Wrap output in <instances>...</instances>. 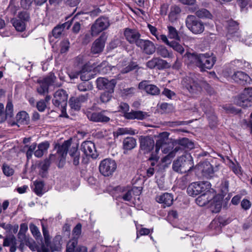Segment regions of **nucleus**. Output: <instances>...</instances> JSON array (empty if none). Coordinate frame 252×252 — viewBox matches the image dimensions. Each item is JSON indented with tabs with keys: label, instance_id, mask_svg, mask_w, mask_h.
Segmentation results:
<instances>
[{
	"label": "nucleus",
	"instance_id": "1",
	"mask_svg": "<svg viewBox=\"0 0 252 252\" xmlns=\"http://www.w3.org/2000/svg\"><path fill=\"white\" fill-rule=\"evenodd\" d=\"M189 58L194 63L201 71H205L207 69H211L215 64L217 59L213 54H191Z\"/></svg>",
	"mask_w": 252,
	"mask_h": 252
},
{
	"label": "nucleus",
	"instance_id": "2",
	"mask_svg": "<svg viewBox=\"0 0 252 252\" xmlns=\"http://www.w3.org/2000/svg\"><path fill=\"white\" fill-rule=\"evenodd\" d=\"M193 165L191 156L189 154H186L173 162L172 168L175 172L185 173L189 171Z\"/></svg>",
	"mask_w": 252,
	"mask_h": 252
},
{
	"label": "nucleus",
	"instance_id": "3",
	"mask_svg": "<svg viewBox=\"0 0 252 252\" xmlns=\"http://www.w3.org/2000/svg\"><path fill=\"white\" fill-rule=\"evenodd\" d=\"M68 94L63 89H59L54 94V98L52 100L53 105L60 108L62 114L61 116L67 117L66 112Z\"/></svg>",
	"mask_w": 252,
	"mask_h": 252
},
{
	"label": "nucleus",
	"instance_id": "4",
	"mask_svg": "<svg viewBox=\"0 0 252 252\" xmlns=\"http://www.w3.org/2000/svg\"><path fill=\"white\" fill-rule=\"evenodd\" d=\"M186 25L188 29L195 34L202 33L205 29L204 24L193 15H189L186 19Z\"/></svg>",
	"mask_w": 252,
	"mask_h": 252
},
{
	"label": "nucleus",
	"instance_id": "5",
	"mask_svg": "<svg viewBox=\"0 0 252 252\" xmlns=\"http://www.w3.org/2000/svg\"><path fill=\"white\" fill-rule=\"evenodd\" d=\"M202 81L187 77L184 79L183 85L192 95L196 96L199 94L202 91Z\"/></svg>",
	"mask_w": 252,
	"mask_h": 252
},
{
	"label": "nucleus",
	"instance_id": "6",
	"mask_svg": "<svg viewBox=\"0 0 252 252\" xmlns=\"http://www.w3.org/2000/svg\"><path fill=\"white\" fill-rule=\"evenodd\" d=\"M208 182H196L190 184L187 188V192L190 196H196L204 191H208L211 188Z\"/></svg>",
	"mask_w": 252,
	"mask_h": 252
},
{
	"label": "nucleus",
	"instance_id": "7",
	"mask_svg": "<svg viewBox=\"0 0 252 252\" xmlns=\"http://www.w3.org/2000/svg\"><path fill=\"white\" fill-rule=\"evenodd\" d=\"M117 169V164L114 160L105 158L102 160L99 166L100 173L105 177L112 176Z\"/></svg>",
	"mask_w": 252,
	"mask_h": 252
},
{
	"label": "nucleus",
	"instance_id": "8",
	"mask_svg": "<svg viewBox=\"0 0 252 252\" xmlns=\"http://www.w3.org/2000/svg\"><path fill=\"white\" fill-rule=\"evenodd\" d=\"M109 26L110 23L108 18L104 17L98 18L91 27V34L92 36L97 35L100 32L107 29Z\"/></svg>",
	"mask_w": 252,
	"mask_h": 252
},
{
	"label": "nucleus",
	"instance_id": "9",
	"mask_svg": "<svg viewBox=\"0 0 252 252\" xmlns=\"http://www.w3.org/2000/svg\"><path fill=\"white\" fill-rule=\"evenodd\" d=\"M56 79V77L55 75L51 73L43 79L38 80L37 82L39 84V86L36 89L38 93L41 95H45L48 94L49 87L53 84Z\"/></svg>",
	"mask_w": 252,
	"mask_h": 252
},
{
	"label": "nucleus",
	"instance_id": "10",
	"mask_svg": "<svg viewBox=\"0 0 252 252\" xmlns=\"http://www.w3.org/2000/svg\"><path fill=\"white\" fill-rule=\"evenodd\" d=\"M96 83L98 90H105L109 93H113L117 82L114 79L109 80L104 77H99L96 79Z\"/></svg>",
	"mask_w": 252,
	"mask_h": 252
},
{
	"label": "nucleus",
	"instance_id": "11",
	"mask_svg": "<svg viewBox=\"0 0 252 252\" xmlns=\"http://www.w3.org/2000/svg\"><path fill=\"white\" fill-rule=\"evenodd\" d=\"M227 33L226 37L228 39L237 41L241 38V34L239 31L238 24L232 20L227 22L226 25Z\"/></svg>",
	"mask_w": 252,
	"mask_h": 252
},
{
	"label": "nucleus",
	"instance_id": "12",
	"mask_svg": "<svg viewBox=\"0 0 252 252\" xmlns=\"http://www.w3.org/2000/svg\"><path fill=\"white\" fill-rule=\"evenodd\" d=\"M106 111L100 112L87 111L86 115L88 119L93 122L106 123L109 122L110 118L106 114Z\"/></svg>",
	"mask_w": 252,
	"mask_h": 252
},
{
	"label": "nucleus",
	"instance_id": "13",
	"mask_svg": "<svg viewBox=\"0 0 252 252\" xmlns=\"http://www.w3.org/2000/svg\"><path fill=\"white\" fill-rule=\"evenodd\" d=\"M146 66L151 69L156 68L158 70H162L169 68L171 65L165 60L159 57H154L146 63Z\"/></svg>",
	"mask_w": 252,
	"mask_h": 252
},
{
	"label": "nucleus",
	"instance_id": "14",
	"mask_svg": "<svg viewBox=\"0 0 252 252\" xmlns=\"http://www.w3.org/2000/svg\"><path fill=\"white\" fill-rule=\"evenodd\" d=\"M252 89H245L243 94H240L236 100V104L243 108L252 107V101L250 99L251 97V91Z\"/></svg>",
	"mask_w": 252,
	"mask_h": 252
},
{
	"label": "nucleus",
	"instance_id": "15",
	"mask_svg": "<svg viewBox=\"0 0 252 252\" xmlns=\"http://www.w3.org/2000/svg\"><path fill=\"white\" fill-rule=\"evenodd\" d=\"M89 94L88 93L82 94L76 97H71L69 100V104L71 109L78 111L82 104L88 101Z\"/></svg>",
	"mask_w": 252,
	"mask_h": 252
},
{
	"label": "nucleus",
	"instance_id": "16",
	"mask_svg": "<svg viewBox=\"0 0 252 252\" xmlns=\"http://www.w3.org/2000/svg\"><path fill=\"white\" fill-rule=\"evenodd\" d=\"M107 36L105 33H103L93 43L91 47V53L93 54H100L104 48L105 42Z\"/></svg>",
	"mask_w": 252,
	"mask_h": 252
},
{
	"label": "nucleus",
	"instance_id": "17",
	"mask_svg": "<svg viewBox=\"0 0 252 252\" xmlns=\"http://www.w3.org/2000/svg\"><path fill=\"white\" fill-rule=\"evenodd\" d=\"M81 150L86 156L93 158H96L98 155L94 144L90 141L83 142L81 145Z\"/></svg>",
	"mask_w": 252,
	"mask_h": 252
},
{
	"label": "nucleus",
	"instance_id": "18",
	"mask_svg": "<svg viewBox=\"0 0 252 252\" xmlns=\"http://www.w3.org/2000/svg\"><path fill=\"white\" fill-rule=\"evenodd\" d=\"M124 36L126 39L130 44H135L137 46L140 39L141 34L138 31L135 29L126 28L124 31Z\"/></svg>",
	"mask_w": 252,
	"mask_h": 252
},
{
	"label": "nucleus",
	"instance_id": "19",
	"mask_svg": "<svg viewBox=\"0 0 252 252\" xmlns=\"http://www.w3.org/2000/svg\"><path fill=\"white\" fill-rule=\"evenodd\" d=\"M199 166L201 169L202 173L203 176L210 179L214 177L215 173L219 170V166L213 167V165L208 161L202 162Z\"/></svg>",
	"mask_w": 252,
	"mask_h": 252
},
{
	"label": "nucleus",
	"instance_id": "20",
	"mask_svg": "<svg viewBox=\"0 0 252 252\" xmlns=\"http://www.w3.org/2000/svg\"><path fill=\"white\" fill-rule=\"evenodd\" d=\"M155 142L152 137L149 136H141L140 148L144 154L151 152L154 147Z\"/></svg>",
	"mask_w": 252,
	"mask_h": 252
},
{
	"label": "nucleus",
	"instance_id": "21",
	"mask_svg": "<svg viewBox=\"0 0 252 252\" xmlns=\"http://www.w3.org/2000/svg\"><path fill=\"white\" fill-rule=\"evenodd\" d=\"M138 88L152 95H157L160 94V89L157 86L150 84L148 81H141L139 84Z\"/></svg>",
	"mask_w": 252,
	"mask_h": 252
},
{
	"label": "nucleus",
	"instance_id": "22",
	"mask_svg": "<svg viewBox=\"0 0 252 252\" xmlns=\"http://www.w3.org/2000/svg\"><path fill=\"white\" fill-rule=\"evenodd\" d=\"M179 146H176L173 151L170 152L167 157L169 158H172L175 156L176 152L182 149L181 146L189 149H192L194 148V144L187 138H183L179 140Z\"/></svg>",
	"mask_w": 252,
	"mask_h": 252
},
{
	"label": "nucleus",
	"instance_id": "23",
	"mask_svg": "<svg viewBox=\"0 0 252 252\" xmlns=\"http://www.w3.org/2000/svg\"><path fill=\"white\" fill-rule=\"evenodd\" d=\"M137 46L140 47L143 52L147 55L153 54L156 51L154 44L149 40L141 39Z\"/></svg>",
	"mask_w": 252,
	"mask_h": 252
},
{
	"label": "nucleus",
	"instance_id": "24",
	"mask_svg": "<svg viewBox=\"0 0 252 252\" xmlns=\"http://www.w3.org/2000/svg\"><path fill=\"white\" fill-rule=\"evenodd\" d=\"M232 78L236 82L242 85L250 84L251 82V79L249 76L242 71L235 72L232 76Z\"/></svg>",
	"mask_w": 252,
	"mask_h": 252
},
{
	"label": "nucleus",
	"instance_id": "25",
	"mask_svg": "<svg viewBox=\"0 0 252 252\" xmlns=\"http://www.w3.org/2000/svg\"><path fill=\"white\" fill-rule=\"evenodd\" d=\"M149 116L148 113L146 112L131 110L128 113L125 114V118L128 120H143L147 118Z\"/></svg>",
	"mask_w": 252,
	"mask_h": 252
},
{
	"label": "nucleus",
	"instance_id": "26",
	"mask_svg": "<svg viewBox=\"0 0 252 252\" xmlns=\"http://www.w3.org/2000/svg\"><path fill=\"white\" fill-rule=\"evenodd\" d=\"M156 201L161 204H163L164 207L171 206L173 202V196L172 194L164 193L156 197Z\"/></svg>",
	"mask_w": 252,
	"mask_h": 252
},
{
	"label": "nucleus",
	"instance_id": "27",
	"mask_svg": "<svg viewBox=\"0 0 252 252\" xmlns=\"http://www.w3.org/2000/svg\"><path fill=\"white\" fill-rule=\"evenodd\" d=\"M71 145V141L69 140L65 141L63 144L59 146L57 148V154L58 156V159L60 161H62L63 159H64L68 149L69 147Z\"/></svg>",
	"mask_w": 252,
	"mask_h": 252
},
{
	"label": "nucleus",
	"instance_id": "28",
	"mask_svg": "<svg viewBox=\"0 0 252 252\" xmlns=\"http://www.w3.org/2000/svg\"><path fill=\"white\" fill-rule=\"evenodd\" d=\"M16 122H13L11 125H17L19 126V124L28 125L30 122V117L26 111H21L16 115Z\"/></svg>",
	"mask_w": 252,
	"mask_h": 252
},
{
	"label": "nucleus",
	"instance_id": "29",
	"mask_svg": "<svg viewBox=\"0 0 252 252\" xmlns=\"http://www.w3.org/2000/svg\"><path fill=\"white\" fill-rule=\"evenodd\" d=\"M181 12V9L179 6L176 5L171 6L168 14L169 20L172 23L175 22L178 19Z\"/></svg>",
	"mask_w": 252,
	"mask_h": 252
},
{
	"label": "nucleus",
	"instance_id": "30",
	"mask_svg": "<svg viewBox=\"0 0 252 252\" xmlns=\"http://www.w3.org/2000/svg\"><path fill=\"white\" fill-rule=\"evenodd\" d=\"M136 140L133 137H127L123 141V149L125 150H131L136 146Z\"/></svg>",
	"mask_w": 252,
	"mask_h": 252
},
{
	"label": "nucleus",
	"instance_id": "31",
	"mask_svg": "<svg viewBox=\"0 0 252 252\" xmlns=\"http://www.w3.org/2000/svg\"><path fill=\"white\" fill-rule=\"evenodd\" d=\"M49 147V143L47 141L39 144L37 146V149L34 152V156L38 158H41Z\"/></svg>",
	"mask_w": 252,
	"mask_h": 252
},
{
	"label": "nucleus",
	"instance_id": "32",
	"mask_svg": "<svg viewBox=\"0 0 252 252\" xmlns=\"http://www.w3.org/2000/svg\"><path fill=\"white\" fill-rule=\"evenodd\" d=\"M210 192L206 191L196 199V203L199 206H204L212 201V197H209Z\"/></svg>",
	"mask_w": 252,
	"mask_h": 252
},
{
	"label": "nucleus",
	"instance_id": "33",
	"mask_svg": "<svg viewBox=\"0 0 252 252\" xmlns=\"http://www.w3.org/2000/svg\"><path fill=\"white\" fill-rule=\"evenodd\" d=\"M135 130L129 127L119 128L116 131L114 132V136L118 137L120 135L125 134H130L133 135L135 134Z\"/></svg>",
	"mask_w": 252,
	"mask_h": 252
},
{
	"label": "nucleus",
	"instance_id": "34",
	"mask_svg": "<svg viewBox=\"0 0 252 252\" xmlns=\"http://www.w3.org/2000/svg\"><path fill=\"white\" fill-rule=\"evenodd\" d=\"M69 154L73 159V163L77 166L79 164L80 153L76 147H72L70 149Z\"/></svg>",
	"mask_w": 252,
	"mask_h": 252
},
{
	"label": "nucleus",
	"instance_id": "35",
	"mask_svg": "<svg viewBox=\"0 0 252 252\" xmlns=\"http://www.w3.org/2000/svg\"><path fill=\"white\" fill-rule=\"evenodd\" d=\"M157 54L163 58H170L172 54L169 52L164 46H160L157 49Z\"/></svg>",
	"mask_w": 252,
	"mask_h": 252
},
{
	"label": "nucleus",
	"instance_id": "36",
	"mask_svg": "<svg viewBox=\"0 0 252 252\" xmlns=\"http://www.w3.org/2000/svg\"><path fill=\"white\" fill-rule=\"evenodd\" d=\"M13 116V105L10 100H8L5 108L4 116L2 118V122L4 121L7 117L11 118Z\"/></svg>",
	"mask_w": 252,
	"mask_h": 252
},
{
	"label": "nucleus",
	"instance_id": "37",
	"mask_svg": "<svg viewBox=\"0 0 252 252\" xmlns=\"http://www.w3.org/2000/svg\"><path fill=\"white\" fill-rule=\"evenodd\" d=\"M168 36L169 38L173 39L176 40H180V37L179 32L175 28L169 25L167 26Z\"/></svg>",
	"mask_w": 252,
	"mask_h": 252
},
{
	"label": "nucleus",
	"instance_id": "38",
	"mask_svg": "<svg viewBox=\"0 0 252 252\" xmlns=\"http://www.w3.org/2000/svg\"><path fill=\"white\" fill-rule=\"evenodd\" d=\"M12 24L15 29L18 32H23L26 29V24L24 21L21 19H13Z\"/></svg>",
	"mask_w": 252,
	"mask_h": 252
},
{
	"label": "nucleus",
	"instance_id": "39",
	"mask_svg": "<svg viewBox=\"0 0 252 252\" xmlns=\"http://www.w3.org/2000/svg\"><path fill=\"white\" fill-rule=\"evenodd\" d=\"M195 15L200 18L211 19L212 17L211 13L205 8H201L197 10L195 12Z\"/></svg>",
	"mask_w": 252,
	"mask_h": 252
},
{
	"label": "nucleus",
	"instance_id": "40",
	"mask_svg": "<svg viewBox=\"0 0 252 252\" xmlns=\"http://www.w3.org/2000/svg\"><path fill=\"white\" fill-rule=\"evenodd\" d=\"M35 188L34 189V192L38 196H41L43 193V189L44 184L43 181H35L34 183Z\"/></svg>",
	"mask_w": 252,
	"mask_h": 252
},
{
	"label": "nucleus",
	"instance_id": "41",
	"mask_svg": "<svg viewBox=\"0 0 252 252\" xmlns=\"http://www.w3.org/2000/svg\"><path fill=\"white\" fill-rule=\"evenodd\" d=\"M78 240L76 238H73L70 240L66 245V252H74L75 248L77 247Z\"/></svg>",
	"mask_w": 252,
	"mask_h": 252
},
{
	"label": "nucleus",
	"instance_id": "42",
	"mask_svg": "<svg viewBox=\"0 0 252 252\" xmlns=\"http://www.w3.org/2000/svg\"><path fill=\"white\" fill-rule=\"evenodd\" d=\"M37 146V144L36 143H33L31 145H25L24 147V149L25 150L26 148H27L28 150L26 152V157L28 159L32 158L33 154V152L36 149Z\"/></svg>",
	"mask_w": 252,
	"mask_h": 252
},
{
	"label": "nucleus",
	"instance_id": "43",
	"mask_svg": "<svg viewBox=\"0 0 252 252\" xmlns=\"http://www.w3.org/2000/svg\"><path fill=\"white\" fill-rule=\"evenodd\" d=\"M138 69V66L136 63L131 62L129 63L127 66L124 68L121 72L122 73H127L132 70Z\"/></svg>",
	"mask_w": 252,
	"mask_h": 252
},
{
	"label": "nucleus",
	"instance_id": "44",
	"mask_svg": "<svg viewBox=\"0 0 252 252\" xmlns=\"http://www.w3.org/2000/svg\"><path fill=\"white\" fill-rule=\"evenodd\" d=\"M47 246L50 247L51 252L59 251L61 248V245L60 242L56 239H54V241L49 245L47 244Z\"/></svg>",
	"mask_w": 252,
	"mask_h": 252
},
{
	"label": "nucleus",
	"instance_id": "45",
	"mask_svg": "<svg viewBox=\"0 0 252 252\" xmlns=\"http://www.w3.org/2000/svg\"><path fill=\"white\" fill-rule=\"evenodd\" d=\"M2 169L3 174L8 177L13 175L14 173V169L6 163L3 164Z\"/></svg>",
	"mask_w": 252,
	"mask_h": 252
},
{
	"label": "nucleus",
	"instance_id": "46",
	"mask_svg": "<svg viewBox=\"0 0 252 252\" xmlns=\"http://www.w3.org/2000/svg\"><path fill=\"white\" fill-rule=\"evenodd\" d=\"M223 109L226 111L227 113L237 114L241 112L240 109H237L231 105H225L223 106Z\"/></svg>",
	"mask_w": 252,
	"mask_h": 252
},
{
	"label": "nucleus",
	"instance_id": "47",
	"mask_svg": "<svg viewBox=\"0 0 252 252\" xmlns=\"http://www.w3.org/2000/svg\"><path fill=\"white\" fill-rule=\"evenodd\" d=\"M169 46L181 54H182L184 52L185 50L181 44L176 42H170Z\"/></svg>",
	"mask_w": 252,
	"mask_h": 252
},
{
	"label": "nucleus",
	"instance_id": "48",
	"mask_svg": "<svg viewBox=\"0 0 252 252\" xmlns=\"http://www.w3.org/2000/svg\"><path fill=\"white\" fill-rule=\"evenodd\" d=\"M70 43L68 39H64L61 42L60 52L62 54L66 53L69 48Z\"/></svg>",
	"mask_w": 252,
	"mask_h": 252
},
{
	"label": "nucleus",
	"instance_id": "49",
	"mask_svg": "<svg viewBox=\"0 0 252 252\" xmlns=\"http://www.w3.org/2000/svg\"><path fill=\"white\" fill-rule=\"evenodd\" d=\"M82 225L80 223H78L74 227L72 230V235H73V238H76L78 240L81 233Z\"/></svg>",
	"mask_w": 252,
	"mask_h": 252
},
{
	"label": "nucleus",
	"instance_id": "50",
	"mask_svg": "<svg viewBox=\"0 0 252 252\" xmlns=\"http://www.w3.org/2000/svg\"><path fill=\"white\" fill-rule=\"evenodd\" d=\"M112 94L109 93V92L107 91L102 93L100 96V99L101 102L106 103L108 102L111 99Z\"/></svg>",
	"mask_w": 252,
	"mask_h": 252
},
{
	"label": "nucleus",
	"instance_id": "51",
	"mask_svg": "<svg viewBox=\"0 0 252 252\" xmlns=\"http://www.w3.org/2000/svg\"><path fill=\"white\" fill-rule=\"evenodd\" d=\"M202 88H203L210 95H213L215 91L210 85L205 81L202 80L201 82Z\"/></svg>",
	"mask_w": 252,
	"mask_h": 252
},
{
	"label": "nucleus",
	"instance_id": "52",
	"mask_svg": "<svg viewBox=\"0 0 252 252\" xmlns=\"http://www.w3.org/2000/svg\"><path fill=\"white\" fill-rule=\"evenodd\" d=\"M16 241H17V240L16 238L13 235L8 237H6L4 239L3 246L4 247L10 246L13 244H14Z\"/></svg>",
	"mask_w": 252,
	"mask_h": 252
},
{
	"label": "nucleus",
	"instance_id": "53",
	"mask_svg": "<svg viewBox=\"0 0 252 252\" xmlns=\"http://www.w3.org/2000/svg\"><path fill=\"white\" fill-rule=\"evenodd\" d=\"M51 162L50 159L46 158L44 161L39 164V167L43 172H47L50 166Z\"/></svg>",
	"mask_w": 252,
	"mask_h": 252
},
{
	"label": "nucleus",
	"instance_id": "54",
	"mask_svg": "<svg viewBox=\"0 0 252 252\" xmlns=\"http://www.w3.org/2000/svg\"><path fill=\"white\" fill-rule=\"evenodd\" d=\"M63 31L60 26L58 25L53 29L52 34L55 38H59L60 37Z\"/></svg>",
	"mask_w": 252,
	"mask_h": 252
},
{
	"label": "nucleus",
	"instance_id": "55",
	"mask_svg": "<svg viewBox=\"0 0 252 252\" xmlns=\"http://www.w3.org/2000/svg\"><path fill=\"white\" fill-rule=\"evenodd\" d=\"M228 187H229V182L226 180H224L222 181L220 189L221 190V192L223 195L226 194L228 192Z\"/></svg>",
	"mask_w": 252,
	"mask_h": 252
},
{
	"label": "nucleus",
	"instance_id": "56",
	"mask_svg": "<svg viewBox=\"0 0 252 252\" xmlns=\"http://www.w3.org/2000/svg\"><path fill=\"white\" fill-rule=\"evenodd\" d=\"M25 244L32 251H35L37 249V245L32 239H28L26 241Z\"/></svg>",
	"mask_w": 252,
	"mask_h": 252
},
{
	"label": "nucleus",
	"instance_id": "57",
	"mask_svg": "<svg viewBox=\"0 0 252 252\" xmlns=\"http://www.w3.org/2000/svg\"><path fill=\"white\" fill-rule=\"evenodd\" d=\"M30 229L33 236L37 237L40 235L38 227L34 224L30 223Z\"/></svg>",
	"mask_w": 252,
	"mask_h": 252
},
{
	"label": "nucleus",
	"instance_id": "58",
	"mask_svg": "<svg viewBox=\"0 0 252 252\" xmlns=\"http://www.w3.org/2000/svg\"><path fill=\"white\" fill-rule=\"evenodd\" d=\"M30 18L29 13L26 11H22L19 13L17 19H21L25 23Z\"/></svg>",
	"mask_w": 252,
	"mask_h": 252
},
{
	"label": "nucleus",
	"instance_id": "59",
	"mask_svg": "<svg viewBox=\"0 0 252 252\" xmlns=\"http://www.w3.org/2000/svg\"><path fill=\"white\" fill-rule=\"evenodd\" d=\"M231 63L233 64L240 68H243L244 67L246 66V65H243V64H248V63L242 60H235Z\"/></svg>",
	"mask_w": 252,
	"mask_h": 252
},
{
	"label": "nucleus",
	"instance_id": "60",
	"mask_svg": "<svg viewBox=\"0 0 252 252\" xmlns=\"http://www.w3.org/2000/svg\"><path fill=\"white\" fill-rule=\"evenodd\" d=\"M210 106V101L207 99H202L200 102V107L204 112H206Z\"/></svg>",
	"mask_w": 252,
	"mask_h": 252
},
{
	"label": "nucleus",
	"instance_id": "61",
	"mask_svg": "<svg viewBox=\"0 0 252 252\" xmlns=\"http://www.w3.org/2000/svg\"><path fill=\"white\" fill-rule=\"evenodd\" d=\"M241 206L244 210H248L251 207V203L248 199H244L241 202Z\"/></svg>",
	"mask_w": 252,
	"mask_h": 252
},
{
	"label": "nucleus",
	"instance_id": "62",
	"mask_svg": "<svg viewBox=\"0 0 252 252\" xmlns=\"http://www.w3.org/2000/svg\"><path fill=\"white\" fill-rule=\"evenodd\" d=\"M120 111H121L124 113V116L125 118V114L128 113V112L129 110V105L126 103H121L119 106Z\"/></svg>",
	"mask_w": 252,
	"mask_h": 252
},
{
	"label": "nucleus",
	"instance_id": "63",
	"mask_svg": "<svg viewBox=\"0 0 252 252\" xmlns=\"http://www.w3.org/2000/svg\"><path fill=\"white\" fill-rule=\"evenodd\" d=\"M158 159L159 157L157 155L152 154L149 158V161L151 162V165L154 166L157 164Z\"/></svg>",
	"mask_w": 252,
	"mask_h": 252
},
{
	"label": "nucleus",
	"instance_id": "64",
	"mask_svg": "<svg viewBox=\"0 0 252 252\" xmlns=\"http://www.w3.org/2000/svg\"><path fill=\"white\" fill-rule=\"evenodd\" d=\"M133 189L128 190L122 196V198L125 201H129L131 200L132 197Z\"/></svg>",
	"mask_w": 252,
	"mask_h": 252
}]
</instances>
